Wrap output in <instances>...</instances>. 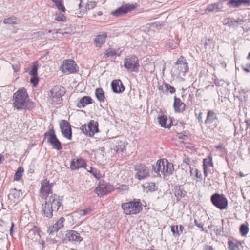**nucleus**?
<instances>
[{"instance_id":"f257e3e1","label":"nucleus","mask_w":250,"mask_h":250,"mask_svg":"<svg viewBox=\"0 0 250 250\" xmlns=\"http://www.w3.org/2000/svg\"><path fill=\"white\" fill-rule=\"evenodd\" d=\"M53 184L50 183L47 179L41 183L40 196L45 199L42 205V212L44 217L51 218L53 212H57L62 205V198L56 194H52V188Z\"/></svg>"},{"instance_id":"f03ea898","label":"nucleus","mask_w":250,"mask_h":250,"mask_svg":"<svg viewBox=\"0 0 250 250\" xmlns=\"http://www.w3.org/2000/svg\"><path fill=\"white\" fill-rule=\"evenodd\" d=\"M13 105L18 110H31L35 107V103L30 101L27 90L24 87L20 88L14 93Z\"/></svg>"},{"instance_id":"7ed1b4c3","label":"nucleus","mask_w":250,"mask_h":250,"mask_svg":"<svg viewBox=\"0 0 250 250\" xmlns=\"http://www.w3.org/2000/svg\"><path fill=\"white\" fill-rule=\"evenodd\" d=\"M224 5L230 7H238L240 6H249L250 5V0H223L216 3L209 5L206 9V11L217 12L223 10Z\"/></svg>"},{"instance_id":"20e7f679","label":"nucleus","mask_w":250,"mask_h":250,"mask_svg":"<svg viewBox=\"0 0 250 250\" xmlns=\"http://www.w3.org/2000/svg\"><path fill=\"white\" fill-rule=\"evenodd\" d=\"M174 166L169 163L166 159L158 160L156 163L152 166V172L154 176L158 177L163 175L167 177L172 174L174 171Z\"/></svg>"},{"instance_id":"39448f33","label":"nucleus","mask_w":250,"mask_h":250,"mask_svg":"<svg viewBox=\"0 0 250 250\" xmlns=\"http://www.w3.org/2000/svg\"><path fill=\"white\" fill-rule=\"evenodd\" d=\"M121 207L127 215L137 214L142 210V205L139 200L123 203Z\"/></svg>"},{"instance_id":"423d86ee","label":"nucleus","mask_w":250,"mask_h":250,"mask_svg":"<svg viewBox=\"0 0 250 250\" xmlns=\"http://www.w3.org/2000/svg\"><path fill=\"white\" fill-rule=\"evenodd\" d=\"M210 201L215 207L221 210L226 209L228 207V200L224 194L214 193L211 196Z\"/></svg>"},{"instance_id":"0eeeda50","label":"nucleus","mask_w":250,"mask_h":250,"mask_svg":"<svg viewBox=\"0 0 250 250\" xmlns=\"http://www.w3.org/2000/svg\"><path fill=\"white\" fill-rule=\"evenodd\" d=\"M124 66L129 71L138 72L140 66L138 58L135 56H131L125 58Z\"/></svg>"},{"instance_id":"6e6552de","label":"nucleus","mask_w":250,"mask_h":250,"mask_svg":"<svg viewBox=\"0 0 250 250\" xmlns=\"http://www.w3.org/2000/svg\"><path fill=\"white\" fill-rule=\"evenodd\" d=\"M79 69L75 62L72 60H65L61 64L60 70L64 73L69 74L77 72Z\"/></svg>"},{"instance_id":"1a4fd4ad","label":"nucleus","mask_w":250,"mask_h":250,"mask_svg":"<svg viewBox=\"0 0 250 250\" xmlns=\"http://www.w3.org/2000/svg\"><path fill=\"white\" fill-rule=\"evenodd\" d=\"M45 137H47V141L50 144L52 147L60 150L62 149V146L60 141L58 139L54 129L52 128L48 131L44 133Z\"/></svg>"},{"instance_id":"9d476101","label":"nucleus","mask_w":250,"mask_h":250,"mask_svg":"<svg viewBox=\"0 0 250 250\" xmlns=\"http://www.w3.org/2000/svg\"><path fill=\"white\" fill-rule=\"evenodd\" d=\"M114 190L113 186L104 181H100L95 189V192L98 196L108 194Z\"/></svg>"},{"instance_id":"9b49d317","label":"nucleus","mask_w":250,"mask_h":250,"mask_svg":"<svg viewBox=\"0 0 250 250\" xmlns=\"http://www.w3.org/2000/svg\"><path fill=\"white\" fill-rule=\"evenodd\" d=\"M134 168L136 172L135 175L136 179L141 180L149 176L150 169L145 165H137L135 166Z\"/></svg>"},{"instance_id":"f8f14e48","label":"nucleus","mask_w":250,"mask_h":250,"mask_svg":"<svg viewBox=\"0 0 250 250\" xmlns=\"http://www.w3.org/2000/svg\"><path fill=\"white\" fill-rule=\"evenodd\" d=\"M83 132L89 136H93L95 133L99 132L98 123L94 120H91L87 126L85 124L81 127Z\"/></svg>"},{"instance_id":"ddd939ff","label":"nucleus","mask_w":250,"mask_h":250,"mask_svg":"<svg viewBox=\"0 0 250 250\" xmlns=\"http://www.w3.org/2000/svg\"><path fill=\"white\" fill-rule=\"evenodd\" d=\"M65 89L63 87L55 86L50 91V97L54 104L61 103L62 96L65 94Z\"/></svg>"},{"instance_id":"4468645a","label":"nucleus","mask_w":250,"mask_h":250,"mask_svg":"<svg viewBox=\"0 0 250 250\" xmlns=\"http://www.w3.org/2000/svg\"><path fill=\"white\" fill-rule=\"evenodd\" d=\"M137 7L136 3H123L121 6L114 11L113 16L125 15L135 10Z\"/></svg>"},{"instance_id":"2eb2a0df","label":"nucleus","mask_w":250,"mask_h":250,"mask_svg":"<svg viewBox=\"0 0 250 250\" xmlns=\"http://www.w3.org/2000/svg\"><path fill=\"white\" fill-rule=\"evenodd\" d=\"M175 66L176 67V73L178 75H180L181 73L183 75L188 71V64L186 62V59L181 56L178 60L174 63Z\"/></svg>"},{"instance_id":"dca6fc26","label":"nucleus","mask_w":250,"mask_h":250,"mask_svg":"<svg viewBox=\"0 0 250 250\" xmlns=\"http://www.w3.org/2000/svg\"><path fill=\"white\" fill-rule=\"evenodd\" d=\"M60 127L63 136L68 140H71L72 132L70 123L66 120H62L60 123Z\"/></svg>"},{"instance_id":"f3484780","label":"nucleus","mask_w":250,"mask_h":250,"mask_svg":"<svg viewBox=\"0 0 250 250\" xmlns=\"http://www.w3.org/2000/svg\"><path fill=\"white\" fill-rule=\"evenodd\" d=\"M243 19L239 17H228L223 21L224 25H227L229 27H235L241 25L244 22Z\"/></svg>"},{"instance_id":"a211bd4d","label":"nucleus","mask_w":250,"mask_h":250,"mask_svg":"<svg viewBox=\"0 0 250 250\" xmlns=\"http://www.w3.org/2000/svg\"><path fill=\"white\" fill-rule=\"evenodd\" d=\"M65 219L62 217L60 218L53 225L49 226L48 228L47 232L49 235H53L54 233L58 231L62 228L64 226Z\"/></svg>"},{"instance_id":"6ab92c4d","label":"nucleus","mask_w":250,"mask_h":250,"mask_svg":"<svg viewBox=\"0 0 250 250\" xmlns=\"http://www.w3.org/2000/svg\"><path fill=\"white\" fill-rule=\"evenodd\" d=\"M65 240L72 241L77 243H80L83 239L80 236V234L75 230H69L66 232Z\"/></svg>"},{"instance_id":"aec40b11","label":"nucleus","mask_w":250,"mask_h":250,"mask_svg":"<svg viewBox=\"0 0 250 250\" xmlns=\"http://www.w3.org/2000/svg\"><path fill=\"white\" fill-rule=\"evenodd\" d=\"M111 86L113 92L116 93H122L125 90V86L123 85L120 80H113Z\"/></svg>"},{"instance_id":"412c9836","label":"nucleus","mask_w":250,"mask_h":250,"mask_svg":"<svg viewBox=\"0 0 250 250\" xmlns=\"http://www.w3.org/2000/svg\"><path fill=\"white\" fill-rule=\"evenodd\" d=\"M85 166L86 163L83 159H74L71 161L70 168L72 170H76Z\"/></svg>"},{"instance_id":"4be33fe9","label":"nucleus","mask_w":250,"mask_h":250,"mask_svg":"<svg viewBox=\"0 0 250 250\" xmlns=\"http://www.w3.org/2000/svg\"><path fill=\"white\" fill-rule=\"evenodd\" d=\"M107 37V33L105 32L97 35L94 40V43L95 46L98 48L101 47L105 43Z\"/></svg>"},{"instance_id":"5701e85b","label":"nucleus","mask_w":250,"mask_h":250,"mask_svg":"<svg viewBox=\"0 0 250 250\" xmlns=\"http://www.w3.org/2000/svg\"><path fill=\"white\" fill-rule=\"evenodd\" d=\"M174 193L176 197L177 201L180 200L187 195V192L184 190L183 187L180 186H176L174 187Z\"/></svg>"},{"instance_id":"b1692460","label":"nucleus","mask_w":250,"mask_h":250,"mask_svg":"<svg viewBox=\"0 0 250 250\" xmlns=\"http://www.w3.org/2000/svg\"><path fill=\"white\" fill-rule=\"evenodd\" d=\"M174 101L173 104V107L175 112H182L185 110V104L183 103L179 98H177L176 96L174 97Z\"/></svg>"},{"instance_id":"393cba45","label":"nucleus","mask_w":250,"mask_h":250,"mask_svg":"<svg viewBox=\"0 0 250 250\" xmlns=\"http://www.w3.org/2000/svg\"><path fill=\"white\" fill-rule=\"evenodd\" d=\"M217 119L218 118L216 114L213 110H209L207 113L205 123L206 125L211 124L213 123L216 120H217Z\"/></svg>"},{"instance_id":"a878e982","label":"nucleus","mask_w":250,"mask_h":250,"mask_svg":"<svg viewBox=\"0 0 250 250\" xmlns=\"http://www.w3.org/2000/svg\"><path fill=\"white\" fill-rule=\"evenodd\" d=\"M22 193L20 190L14 189L11 190V193L9 194L8 197L11 201L15 203L18 201Z\"/></svg>"},{"instance_id":"bb28decb","label":"nucleus","mask_w":250,"mask_h":250,"mask_svg":"<svg viewBox=\"0 0 250 250\" xmlns=\"http://www.w3.org/2000/svg\"><path fill=\"white\" fill-rule=\"evenodd\" d=\"M92 103V99L89 96H85L80 99L77 104V106L79 108H83L86 105Z\"/></svg>"},{"instance_id":"cd10ccee","label":"nucleus","mask_w":250,"mask_h":250,"mask_svg":"<svg viewBox=\"0 0 250 250\" xmlns=\"http://www.w3.org/2000/svg\"><path fill=\"white\" fill-rule=\"evenodd\" d=\"M158 122L161 126L164 128H170L171 126L172 121H170L169 124H167V115H163L158 118Z\"/></svg>"},{"instance_id":"c85d7f7f","label":"nucleus","mask_w":250,"mask_h":250,"mask_svg":"<svg viewBox=\"0 0 250 250\" xmlns=\"http://www.w3.org/2000/svg\"><path fill=\"white\" fill-rule=\"evenodd\" d=\"M40 229L36 226H34L28 232V237L33 240H37L40 237Z\"/></svg>"},{"instance_id":"c756f323","label":"nucleus","mask_w":250,"mask_h":250,"mask_svg":"<svg viewBox=\"0 0 250 250\" xmlns=\"http://www.w3.org/2000/svg\"><path fill=\"white\" fill-rule=\"evenodd\" d=\"M125 147V144L124 142L122 141H116L113 149L117 152H123Z\"/></svg>"},{"instance_id":"7c9ffc66","label":"nucleus","mask_w":250,"mask_h":250,"mask_svg":"<svg viewBox=\"0 0 250 250\" xmlns=\"http://www.w3.org/2000/svg\"><path fill=\"white\" fill-rule=\"evenodd\" d=\"M95 95L97 99L101 103L104 102L105 98L103 90L102 88H99L96 89Z\"/></svg>"},{"instance_id":"2f4dec72","label":"nucleus","mask_w":250,"mask_h":250,"mask_svg":"<svg viewBox=\"0 0 250 250\" xmlns=\"http://www.w3.org/2000/svg\"><path fill=\"white\" fill-rule=\"evenodd\" d=\"M3 23L8 24H18L19 23V21L16 17H9L3 20Z\"/></svg>"},{"instance_id":"473e14b6","label":"nucleus","mask_w":250,"mask_h":250,"mask_svg":"<svg viewBox=\"0 0 250 250\" xmlns=\"http://www.w3.org/2000/svg\"><path fill=\"white\" fill-rule=\"evenodd\" d=\"M93 210L94 208L90 207L85 209H80L78 211L77 213L80 216H82L90 214Z\"/></svg>"},{"instance_id":"72a5a7b5","label":"nucleus","mask_w":250,"mask_h":250,"mask_svg":"<svg viewBox=\"0 0 250 250\" xmlns=\"http://www.w3.org/2000/svg\"><path fill=\"white\" fill-rule=\"evenodd\" d=\"M88 171L91 173L96 179H99L102 177L100 171L96 168L90 167V170H88Z\"/></svg>"},{"instance_id":"f704fd0d","label":"nucleus","mask_w":250,"mask_h":250,"mask_svg":"<svg viewBox=\"0 0 250 250\" xmlns=\"http://www.w3.org/2000/svg\"><path fill=\"white\" fill-rule=\"evenodd\" d=\"M23 171H24V169L23 167H18V168L17 169L16 173L15 174V175H14V180H16V181L19 180L21 179V177Z\"/></svg>"},{"instance_id":"c9c22d12","label":"nucleus","mask_w":250,"mask_h":250,"mask_svg":"<svg viewBox=\"0 0 250 250\" xmlns=\"http://www.w3.org/2000/svg\"><path fill=\"white\" fill-rule=\"evenodd\" d=\"M239 230L241 235L245 236L249 231V228L247 225L242 224L240 227Z\"/></svg>"},{"instance_id":"e433bc0d","label":"nucleus","mask_w":250,"mask_h":250,"mask_svg":"<svg viewBox=\"0 0 250 250\" xmlns=\"http://www.w3.org/2000/svg\"><path fill=\"white\" fill-rule=\"evenodd\" d=\"M146 189L148 191L150 192H153L157 190L158 188L155 183L150 182L148 183L146 187Z\"/></svg>"},{"instance_id":"4c0bfd02","label":"nucleus","mask_w":250,"mask_h":250,"mask_svg":"<svg viewBox=\"0 0 250 250\" xmlns=\"http://www.w3.org/2000/svg\"><path fill=\"white\" fill-rule=\"evenodd\" d=\"M203 167H213L212 158L211 156H208L207 158L204 159Z\"/></svg>"},{"instance_id":"58836bf2","label":"nucleus","mask_w":250,"mask_h":250,"mask_svg":"<svg viewBox=\"0 0 250 250\" xmlns=\"http://www.w3.org/2000/svg\"><path fill=\"white\" fill-rule=\"evenodd\" d=\"M57 7V8L62 12H65V8L62 4V0H52Z\"/></svg>"},{"instance_id":"ea45409f","label":"nucleus","mask_w":250,"mask_h":250,"mask_svg":"<svg viewBox=\"0 0 250 250\" xmlns=\"http://www.w3.org/2000/svg\"><path fill=\"white\" fill-rule=\"evenodd\" d=\"M229 247L230 250H239V244L238 243H234L232 241H229Z\"/></svg>"},{"instance_id":"a19ab883","label":"nucleus","mask_w":250,"mask_h":250,"mask_svg":"<svg viewBox=\"0 0 250 250\" xmlns=\"http://www.w3.org/2000/svg\"><path fill=\"white\" fill-rule=\"evenodd\" d=\"M38 65L37 63H34V65L32 67L31 70L29 72V74L32 76H37V70H38Z\"/></svg>"},{"instance_id":"79ce46f5","label":"nucleus","mask_w":250,"mask_h":250,"mask_svg":"<svg viewBox=\"0 0 250 250\" xmlns=\"http://www.w3.org/2000/svg\"><path fill=\"white\" fill-rule=\"evenodd\" d=\"M165 87L166 88V91L169 92L170 93H174L175 92V89L174 87L168 84L165 83Z\"/></svg>"},{"instance_id":"37998d69","label":"nucleus","mask_w":250,"mask_h":250,"mask_svg":"<svg viewBox=\"0 0 250 250\" xmlns=\"http://www.w3.org/2000/svg\"><path fill=\"white\" fill-rule=\"evenodd\" d=\"M171 231L174 235L176 234L178 236L180 235V233L178 230V226H172L171 227Z\"/></svg>"},{"instance_id":"c03bdc74","label":"nucleus","mask_w":250,"mask_h":250,"mask_svg":"<svg viewBox=\"0 0 250 250\" xmlns=\"http://www.w3.org/2000/svg\"><path fill=\"white\" fill-rule=\"evenodd\" d=\"M117 54L116 51L115 50L111 49H108L106 51V55L107 57H112Z\"/></svg>"},{"instance_id":"a18cd8bd","label":"nucleus","mask_w":250,"mask_h":250,"mask_svg":"<svg viewBox=\"0 0 250 250\" xmlns=\"http://www.w3.org/2000/svg\"><path fill=\"white\" fill-rule=\"evenodd\" d=\"M30 82L33 84L34 86H36L38 84L39 82V79L37 76H32V78L30 79Z\"/></svg>"},{"instance_id":"49530a36","label":"nucleus","mask_w":250,"mask_h":250,"mask_svg":"<svg viewBox=\"0 0 250 250\" xmlns=\"http://www.w3.org/2000/svg\"><path fill=\"white\" fill-rule=\"evenodd\" d=\"M212 41H211L210 39H208L205 41V42L204 43V47L206 49H207L208 47L209 48H211V44L212 43Z\"/></svg>"},{"instance_id":"de8ad7c7","label":"nucleus","mask_w":250,"mask_h":250,"mask_svg":"<svg viewBox=\"0 0 250 250\" xmlns=\"http://www.w3.org/2000/svg\"><path fill=\"white\" fill-rule=\"evenodd\" d=\"M20 63L19 62H17L16 63L12 64V67L15 72H18L20 69Z\"/></svg>"},{"instance_id":"09e8293b","label":"nucleus","mask_w":250,"mask_h":250,"mask_svg":"<svg viewBox=\"0 0 250 250\" xmlns=\"http://www.w3.org/2000/svg\"><path fill=\"white\" fill-rule=\"evenodd\" d=\"M195 172V176L199 179H201L202 178V174L200 171H199L197 168L194 169Z\"/></svg>"},{"instance_id":"8fccbe9b","label":"nucleus","mask_w":250,"mask_h":250,"mask_svg":"<svg viewBox=\"0 0 250 250\" xmlns=\"http://www.w3.org/2000/svg\"><path fill=\"white\" fill-rule=\"evenodd\" d=\"M210 167H204V174L205 177H207L208 175V173L210 172Z\"/></svg>"},{"instance_id":"3c124183","label":"nucleus","mask_w":250,"mask_h":250,"mask_svg":"<svg viewBox=\"0 0 250 250\" xmlns=\"http://www.w3.org/2000/svg\"><path fill=\"white\" fill-rule=\"evenodd\" d=\"M194 224L196 226H197L199 228H202V231H204L203 229V224L201 222L198 223L196 219L194 220Z\"/></svg>"},{"instance_id":"603ef678","label":"nucleus","mask_w":250,"mask_h":250,"mask_svg":"<svg viewBox=\"0 0 250 250\" xmlns=\"http://www.w3.org/2000/svg\"><path fill=\"white\" fill-rule=\"evenodd\" d=\"M197 120L200 123H203V113L200 112L197 116Z\"/></svg>"},{"instance_id":"864d4df0","label":"nucleus","mask_w":250,"mask_h":250,"mask_svg":"<svg viewBox=\"0 0 250 250\" xmlns=\"http://www.w3.org/2000/svg\"><path fill=\"white\" fill-rule=\"evenodd\" d=\"M216 234L223 235V228L220 227L216 229Z\"/></svg>"},{"instance_id":"5fc2aeb1","label":"nucleus","mask_w":250,"mask_h":250,"mask_svg":"<svg viewBox=\"0 0 250 250\" xmlns=\"http://www.w3.org/2000/svg\"><path fill=\"white\" fill-rule=\"evenodd\" d=\"M55 20L59 21H66V17H56Z\"/></svg>"},{"instance_id":"6e6d98bb","label":"nucleus","mask_w":250,"mask_h":250,"mask_svg":"<svg viewBox=\"0 0 250 250\" xmlns=\"http://www.w3.org/2000/svg\"><path fill=\"white\" fill-rule=\"evenodd\" d=\"M117 188L122 190H126L128 188V187L125 185H120Z\"/></svg>"},{"instance_id":"4d7b16f0","label":"nucleus","mask_w":250,"mask_h":250,"mask_svg":"<svg viewBox=\"0 0 250 250\" xmlns=\"http://www.w3.org/2000/svg\"><path fill=\"white\" fill-rule=\"evenodd\" d=\"M203 250H214V249L211 246L206 245L204 247Z\"/></svg>"},{"instance_id":"13d9d810","label":"nucleus","mask_w":250,"mask_h":250,"mask_svg":"<svg viewBox=\"0 0 250 250\" xmlns=\"http://www.w3.org/2000/svg\"><path fill=\"white\" fill-rule=\"evenodd\" d=\"M243 70L247 73L250 71V63L246 64V67H243Z\"/></svg>"},{"instance_id":"bf43d9fd","label":"nucleus","mask_w":250,"mask_h":250,"mask_svg":"<svg viewBox=\"0 0 250 250\" xmlns=\"http://www.w3.org/2000/svg\"><path fill=\"white\" fill-rule=\"evenodd\" d=\"M188 137L187 135H182L181 136H179V138L184 139V140L187 139L188 138Z\"/></svg>"},{"instance_id":"052dcab7","label":"nucleus","mask_w":250,"mask_h":250,"mask_svg":"<svg viewBox=\"0 0 250 250\" xmlns=\"http://www.w3.org/2000/svg\"><path fill=\"white\" fill-rule=\"evenodd\" d=\"M189 159L188 158H185L184 161H183V162L186 163V164H189Z\"/></svg>"},{"instance_id":"680f3d73","label":"nucleus","mask_w":250,"mask_h":250,"mask_svg":"<svg viewBox=\"0 0 250 250\" xmlns=\"http://www.w3.org/2000/svg\"><path fill=\"white\" fill-rule=\"evenodd\" d=\"M180 230H179L180 234L182 233L184 227L182 225H180L179 226Z\"/></svg>"},{"instance_id":"e2e57ef3","label":"nucleus","mask_w":250,"mask_h":250,"mask_svg":"<svg viewBox=\"0 0 250 250\" xmlns=\"http://www.w3.org/2000/svg\"><path fill=\"white\" fill-rule=\"evenodd\" d=\"M195 96H196V97H200L201 96V93L199 92V90H197L196 94H195Z\"/></svg>"},{"instance_id":"0e129e2a","label":"nucleus","mask_w":250,"mask_h":250,"mask_svg":"<svg viewBox=\"0 0 250 250\" xmlns=\"http://www.w3.org/2000/svg\"><path fill=\"white\" fill-rule=\"evenodd\" d=\"M246 123L247 128L249 127V126L250 125V121H248V120H246Z\"/></svg>"},{"instance_id":"69168bd1","label":"nucleus","mask_w":250,"mask_h":250,"mask_svg":"<svg viewBox=\"0 0 250 250\" xmlns=\"http://www.w3.org/2000/svg\"><path fill=\"white\" fill-rule=\"evenodd\" d=\"M215 147L217 149L220 150L222 147L221 145H219L218 146H216Z\"/></svg>"},{"instance_id":"338daca9","label":"nucleus","mask_w":250,"mask_h":250,"mask_svg":"<svg viewBox=\"0 0 250 250\" xmlns=\"http://www.w3.org/2000/svg\"><path fill=\"white\" fill-rule=\"evenodd\" d=\"M12 226H11V227L10 228V234H12V231H13V227L14 226V223H12Z\"/></svg>"},{"instance_id":"774afa93","label":"nucleus","mask_w":250,"mask_h":250,"mask_svg":"<svg viewBox=\"0 0 250 250\" xmlns=\"http://www.w3.org/2000/svg\"><path fill=\"white\" fill-rule=\"evenodd\" d=\"M247 59L250 60V52L249 53V54L248 55Z\"/></svg>"}]
</instances>
